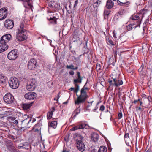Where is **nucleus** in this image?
Instances as JSON below:
<instances>
[{
	"label": "nucleus",
	"mask_w": 152,
	"mask_h": 152,
	"mask_svg": "<svg viewBox=\"0 0 152 152\" xmlns=\"http://www.w3.org/2000/svg\"><path fill=\"white\" fill-rule=\"evenodd\" d=\"M26 26L24 21L20 22L17 28L16 38L19 41H23L27 38Z\"/></svg>",
	"instance_id": "1"
},
{
	"label": "nucleus",
	"mask_w": 152,
	"mask_h": 152,
	"mask_svg": "<svg viewBox=\"0 0 152 152\" xmlns=\"http://www.w3.org/2000/svg\"><path fill=\"white\" fill-rule=\"evenodd\" d=\"M11 35L10 34H6L2 36L0 40V53L7 50L8 48L7 43L10 40Z\"/></svg>",
	"instance_id": "2"
},
{
	"label": "nucleus",
	"mask_w": 152,
	"mask_h": 152,
	"mask_svg": "<svg viewBox=\"0 0 152 152\" xmlns=\"http://www.w3.org/2000/svg\"><path fill=\"white\" fill-rule=\"evenodd\" d=\"M8 83L10 87L13 89H16L19 86V81L18 79L15 77H11Z\"/></svg>",
	"instance_id": "3"
},
{
	"label": "nucleus",
	"mask_w": 152,
	"mask_h": 152,
	"mask_svg": "<svg viewBox=\"0 0 152 152\" xmlns=\"http://www.w3.org/2000/svg\"><path fill=\"white\" fill-rule=\"evenodd\" d=\"M111 79H113V80H109L108 81L109 86H115L117 87L119 86L122 85L123 84L122 80L119 79L118 77H112Z\"/></svg>",
	"instance_id": "4"
},
{
	"label": "nucleus",
	"mask_w": 152,
	"mask_h": 152,
	"mask_svg": "<svg viewBox=\"0 0 152 152\" xmlns=\"http://www.w3.org/2000/svg\"><path fill=\"white\" fill-rule=\"evenodd\" d=\"M76 96H77V99L75 102V104H79L80 103L84 102L86 99L89 97L87 94H80L79 96L76 94Z\"/></svg>",
	"instance_id": "5"
},
{
	"label": "nucleus",
	"mask_w": 152,
	"mask_h": 152,
	"mask_svg": "<svg viewBox=\"0 0 152 152\" xmlns=\"http://www.w3.org/2000/svg\"><path fill=\"white\" fill-rule=\"evenodd\" d=\"M4 100L6 103L10 104L14 103L15 99L10 93H7L4 96Z\"/></svg>",
	"instance_id": "6"
},
{
	"label": "nucleus",
	"mask_w": 152,
	"mask_h": 152,
	"mask_svg": "<svg viewBox=\"0 0 152 152\" xmlns=\"http://www.w3.org/2000/svg\"><path fill=\"white\" fill-rule=\"evenodd\" d=\"M36 83L34 79H32L29 80L27 83L26 89L29 91H32L35 89L36 86Z\"/></svg>",
	"instance_id": "7"
},
{
	"label": "nucleus",
	"mask_w": 152,
	"mask_h": 152,
	"mask_svg": "<svg viewBox=\"0 0 152 152\" xmlns=\"http://www.w3.org/2000/svg\"><path fill=\"white\" fill-rule=\"evenodd\" d=\"M18 56L17 50L14 49L10 51L7 55V58L10 60H14Z\"/></svg>",
	"instance_id": "8"
},
{
	"label": "nucleus",
	"mask_w": 152,
	"mask_h": 152,
	"mask_svg": "<svg viewBox=\"0 0 152 152\" xmlns=\"http://www.w3.org/2000/svg\"><path fill=\"white\" fill-rule=\"evenodd\" d=\"M37 96V94L34 92H29L26 93L24 95V98L28 100L34 99Z\"/></svg>",
	"instance_id": "9"
},
{
	"label": "nucleus",
	"mask_w": 152,
	"mask_h": 152,
	"mask_svg": "<svg viewBox=\"0 0 152 152\" xmlns=\"http://www.w3.org/2000/svg\"><path fill=\"white\" fill-rule=\"evenodd\" d=\"M37 62L34 58L30 60L28 64V68L30 70H34L36 67Z\"/></svg>",
	"instance_id": "10"
},
{
	"label": "nucleus",
	"mask_w": 152,
	"mask_h": 152,
	"mask_svg": "<svg viewBox=\"0 0 152 152\" xmlns=\"http://www.w3.org/2000/svg\"><path fill=\"white\" fill-rule=\"evenodd\" d=\"M5 27L8 29L12 28L14 26V22L12 20L8 19L5 22Z\"/></svg>",
	"instance_id": "11"
},
{
	"label": "nucleus",
	"mask_w": 152,
	"mask_h": 152,
	"mask_svg": "<svg viewBox=\"0 0 152 152\" xmlns=\"http://www.w3.org/2000/svg\"><path fill=\"white\" fill-rule=\"evenodd\" d=\"M7 10L4 7L0 9V20L5 19L7 16Z\"/></svg>",
	"instance_id": "12"
},
{
	"label": "nucleus",
	"mask_w": 152,
	"mask_h": 152,
	"mask_svg": "<svg viewBox=\"0 0 152 152\" xmlns=\"http://www.w3.org/2000/svg\"><path fill=\"white\" fill-rule=\"evenodd\" d=\"M140 24L141 23L140 21L138 20L137 21V24L135 23L129 25L127 26V29L128 31H130L133 28H135L138 26L140 27Z\"/></svg>",
	"instance_id": "13"
},
{
	"label": "nucleus",
	"mask_w": 152,
	"mask_h": 152,
	"mask_svg": "<svg viewBox=\"0 0 152 152\" xmlns=\"http://www.w3.org/2000/svg\"><path fill=\"white\" fill-rule=\"evenodd\" d=\"M77 147L78 150L83 152L85 149V146L84 143L80 140L77 141Z\"/></svg>",
	"instance_id": "14"
},
{
	"label": "nucleus",
	"mask_w": 152,
	"mask_h": 152,
	"mask_svg": "<svg viewBox=\"0 0 152 152\" xmlns=\"http://www.w3.org/2000/svg\"><path fill=\"white\" fill-rule=\"evenodd\" d=\"M34 102H32L29 103H25L22 104V107L23 110L28 111L32 106Z\"/></svg>",
	"instance_id": "15"
},
{
	"label": "nucleus",
	"mask_w": 152,
	"mask_h": 152,
	"mask_svg": "<svg viewBox=\"0 0 152 152\" xmlns=\"http://www.w3.org/2000/svg\"><path fill=\"white\" fill-rule=\"evenodd\" d=\"M7 146L8 149L12 152H16V149L15 147L13 145L12 142L10 140L7 143Z\"/></svg>",
	"instance_id": "16"
},
{
	"label": "nucleus",
	"mask_w": 152,
	"mask_h": 152,
	"mask_svg": "<svg viewBox=\"0 0 152 152\" xmlns=\"http://www.w3.org/2000/svg\"><path fill=\"white\" fill-rule=\"evenodd\" d=\"M23 1V4L25 7H30L32 6L30 2L31 0H18V1Z\"/></svg>",
	"instance_id": "17"
},
{
	"label": "nucleus",
	"mask_w": 152,
	"mask_h": 152,
	"mask_svg": "<svg viewBox=\"0 0 152 152\" xmlns=\"http://www.w3.org/2000/svg\"><path fill=\"white\" fill-rule=\"evenodd\" d=\"M85 124H85L82 123L76 126L73 127L70 129V130L73 131L79 129H84L85 128Z\"/></svg>",
	"instance_id": "18"
},
{
	"label": "nucleus",
	"mask_w": 152,
	"mask_h": 152,
	"mask_svg": "<svg viewBox=\"0 0 152 152\" xmlns=\"http://www.w3.org/2000/svg\"><path fill=\"white\" fill-rule=\"evenodd\" d=\"M79 83V79H76L74 80L73 83L75 85V87H76L75 91L76 93H77L79 90V86L77 84V83Z\"/></svg>",
	"instance_id": "19"
},
{
	"label": "nucleus",
	"mask_w": 152,
	"mask_h": 152,
	"mask_svg": "<svg viewBox=\"0 0 152 152\" xmlns=\"http://www.w3.org/2000/svg\"><path fill=\"white\" fill-rule=\"evenodd\" d=\"M99 137L98 135L96 133H94L91 136V139L94 142L97 141Z\"/></svg>",
	"instance_id": "20"
},
{
	"label": "nucleus",
	"mask_w": 152,
	"mask_h": 152,
	"mask_svg": "<svg viewBox=\"0 0 152 152\" xmlns=\"http://www.w3.org/2000/svg\"><path fill=\"white\" fill-rule=\"evenodd\" d=\"M114 5V3L111 0H108L107 2L106 6L107 8L110 9Z\"/></svg>",
	"instance_id": "21"
},
{
	"label": "nucleus",
	"mask_w": 152,
	"mask_h": 152,
	"mask_svg": "<svg viewBox=\"0 0 152 152\" xmlns=\"http://www.w3.org/2000/svg\"><path fill=\"white\" fill-rule=\"evenodd\" d=\"M55 110V107H53L52 108L50 109V111L48 113L47 115L48 119H50L52 118L53 112Z\"/></svg>",
	"instance_id": "22"
},
{
	"label": "nucleus",
	"mask_w": 152,
	"mask_h": 152,
	"mask_svg": "<svg viewBox=\"0 0 152 152\" xmlns=\"http://www.w3.org/2000/svg\"><path fill=\"white\" fill-rule=\"evenodd\" d=\"M131 19L133 20L136 21L135 22H134V23L136 22L137 23V21L138 20H140V23H141V21L142 20V19H140V17L138 15V14H136L135 15H133L131 17Z\"/></svg>",
	"instance_id": "23"
},
{
	"label": "nucleus",
	"mask_w": 152,
	"mask_h": 152,
	"mask_svg": "<svg viewBox=\"0 0 152 152\" xmlns=\"http://www.w3.org/2000/svg\"><path fill=\"white\" fill-rule=\"evenodd\" d=\"M7 78L4 75L0 74V83H4L6 82Z\"/></svg>",
	"instance_id": "24"
},
{
	"label": "nucleus",
	"mask_w": 152,
	"mask_h": 152,
	"mask_svg": "<svg viewBox=\"0 0 152 152\" xmlns=\"http://www.w3.org/2000/svg\"><path fill=\"white\" fill-rule=\"evenodd\" d=\"M110 10H105L104 12V19H107L108 18V16L110 12Z\"/></svg>",
	"instance_id": "25"
},
{
	"label": "nucleus",
	"mask_w": 152,
	"mask_h": 152,
	"mask_svg": "<svg viewBox=\"0 0 152 152\" xmlns=\"http://www.w3.org/2000/svg\"><path fill=\"white\" fill-rule=\"evenodd\" d=\"M57 124V123L56 121H53L51 122L50 124L48 125V126L49 127L50 126L55 129L56 127Z\"/></svg>",
	"instance_id": "26"
},
{
	"label": "nucleus",
	"mask_w": 152,
	"mask_h": 152,
	"mask_svg": "<svg viewBox=\"0 0 152 152\" xmlns=\"http://www.w3.org/2000/svg\"><path fill=\"white\" fill-rule=\"evenodd\" d=\"M128 39L127 36L124 34H121L119 38L120 40L122 41V42H124L126 41Z\"/></svg>",
	"instance_id": "27"
},
{
	"label": "nucleus",
	"mask_w": 152,
	"mask_h": 152,
	"mask_svg": "<svg viewBox=\"0 0 152 152\" xmlns=\"http://www.w3.org/2000/svg\"><path fill=\"white\" fill-rule=\"evenodd\" d=\"M33 132L35 133H38V123L36 124L33 127L32 130Z\"/></svg>",
	"instance_id": "28"
},
{
	"label": "nucleus",
	"mask_w": 152,
	"mask_h": 152,
	"mask_svg": "<svg viewBox=\"0 0 152 152\" xmlns=\"http://www.w3.org/2000/svg\"><path fill=\"white\" fill-rule=\"evenodd\" d=\"M107 148L104 146H101L99 148L98 152H107Z\"/></svg>",
	"instance_id": "29"
},
{
	"label": "nucleus",
	"mask_w": 152,
	"mask_h": 152,
	"mask_svg": "<svg viewBox=\"0 0 152 152\" xmlns=\"http://www.w3.org/2000/svg\"><path fill=\"white\" fill-rule=\"evenodd\" d=\"M80 107V105L75 110L74 112L75 113V114L73 117V118H75L76 115L80 113V110L79 109Z\"/></svg>",
	"instance_id": "30"
},
{
	"label": "nucleus",
	"mask_w": 152,
	"mask_h": 152,
	"mask_svg": "<svg viewBox=\"0 0 152 152\" xmlns=\"http://www.w3.org/2000/svg\"><path fill=\"white\" fill-rule=\"evenodd\" d=\"M87 42H86V45L84 46L83 48V50L85 54H87L90 51V50L87 48Z\"/></svg>",
	"instance_id": "31"
},
{
	"label": "nucleus",
	"mask_w": 152,
	"mask_h": 152,
	"mask_svg": "<svg viewBox=\"0 0 152 152\" xmlns=\"http://www.w3.org/2000/svg\"><path fill=\"white\" fill-rule=\"evenodd\" d=\"M92 150L91 151L92 152H98L99 150V147L97 145H95L94 146H93L92 147Z\"/></svg>",
	"instance_id": "32"
},
{
	"label": "nucleus",
	"mask_w": 152,
	"mask_h": 152,
	"mask_svg": "<svg viewBox=\"0 0 152 152\" xmlns=\"http://www.w3.org/2000/svg\"><path fill=\"white\" fill-rule=\"evenodd\" d=\"M102 2L99 0H98L96 2H95L94 4V8L97 7H98L100 4H101Z\"/></svg>",
	"instance_id": "33"
},
{
	"label": "nucleus",
	"mask_w": 152,
	"mask_h": 152,
	"mask_svg": "<svg viewBox=\"0 0 152 152\" xmlns=\"http://www.w3.org/2000/svg\"><path fill=\"white\" fill-rule=\"evenodd\" d=\"M26 146L30 147V145L29 143L28 142H24L22 144V145L20 146H18V148H23V147Z\"/></svg>",
	"instance_id": "34"
},
{
	"label": "nucleus",
	"mask_w": 152,
	"mask_h": 152,
	"mask_svg": "<svg viewBox=\"0 0 152 152\" xmlns=\"http://www.w3.org/2000/svg\"><path fill=\"white\" fill-rule=\"evenodd\" d=\"M107 42L108 44L111 45L113 46H114L115 45V42H114L112 40L109 39V38H108Z\"/></svg>",
	"instance_id": "35"
},
{
	"label": "nucleus",
	"mask_w": 152,
	"mask_h": 152,
	"mask_svg": "<svg viewBox=\"0 0 152 152\" xmlns=\"http://www.w3.org/2000/svg\"><path fill=\"white\" fill-rule=\"evenodd\" d=\"M49 21H50V23L53 25H55L57 23V21L56 20H50Z\"/></svg>",
	"instance_id": "36"
},
{
	"label": "nucleus",
	"mask_w": 152,
	"mask_h": 152,
	"mask_svg": "<svg viewBox=\"0 0 152 152\" xmlns=\"http://www.w3.org/2000/svg\"><path fill=\"white\" fill-rule=\"evenodd\" d=\"M144 67V65L143 64H142L141 65V67L138 69V72H141L142 71V70H143Z\"/></svg>",
	"instance_id": "37"
},
{
	"label": "nucleus",
	"mask_w": 152,
	"mask_h": 152,
	"mask_svg": "<svg viewBox=\"0 0 152 152\" xmlns=\"http://www.w3.org/2000/svg\"><path fill=\"white\" fill-rule=\"evenodd\" d=\"M67 69H69L73 70L74 69V66L72 64H71L70 66L67 65L66 66Z\"/></svg>",
	"instance_id": "38"
},
{
	"label": "nucleus",
	"mask_w": 152,
	"mask_h": 152,
	"mask_svg": "<svg viewBox=\"0 0 152 152\" xmlns=\"http://www.w3.org/2000/svg\"><path fill=\"white\" fill-rule=\"evenodd\" d=\"M80 94H87V92L86 90L82 88L80 91Z\"/></svg>",
	"instance_id": "39"
},
{
	"label": "nucleus",
	"mask_w": 152,
	"mask_h": 152,
	"mask_svg": "<svg viewBox=\"0 0 152 152\" xmlns=\"http://www.w3.org/2000/svg\"><path fill=\"white\" fill-rule=\"evenodd\" d=\"M117 2L118 4L120 5H122V4H122L126 5L127 4L126 3H129V2H127L126 3H121L119 0L117 1Z\"/></svg>",
	"instance_id": "40"
},
{
	"label": "nucleus",
	"mask_w": 152,
	"mask_h": 152,
	"mask_svg": "<svg viewBox=\"0 0 152 152\" xmlns=\"http://www.w3.org/2000/svg\"><path fill=\"white\" fill-rule=\"evenodd\" d=\"M48 20H57V18H56V17L55 16H54L53 17H50V18L49 19H48L47 18Z\"/></svg>",
	"instance_id": "41"
},
{
	"label": "nucleus",
	"mask_w": 152,
	"mask_h": 152,
	"mask_svg": "<svg viewBox=\"0 0 152 152\" xmlns=\"http://www.w3.org/2000/svg\"><path fill=\"white\" fill-rule=\"evenodd\" d=\"M44 57V55H40L39 56V59L42 60V59Z\"/></svg>",
	"instance_id": "42"
},
{
	"label": "nucleus",
	"mask_w": 152,
	"mask_h": 152,
	"mask_svg": "<svg viewBox=\"0 0 152 152\" xmlns=\"http://www.w3.org/2000/svg\"><path fill=\"white\" fill-rule=\"evenodd\" d=\"M104 109V107L103 105H102L100 107L99 110L101 111H103Z\"/></svg>",
	"instance_id": "43"
},
{
	"label": "nucleus",
	"mask_w": 152,
	"mask_h": 152,
	"mask_svg": "<svg viewBox=\"0 0 152 152\" xmlns=\"http://www.w3.org/2000/svg\"><path fill=\"white\" fill-rule=\"evenodd\" d=\"M118 119H120L122 118V114L121 113H119L118 115Z\"/></svg>",
	"instance_id": "44"
},
{
	"label": "nucleus",
	"mask_w": 152,
	"mask_h": 152,
	"mask_svg": "<svg viewBox=\"0 0 152 152\" xmlns=\"http://www.w3.org/2000/svg\"><path fill=\"white\" fill-rule=\"evenodd\" d=\"M136 108L140 112H142L143 110L144 109L143 108H142L140 107H136Z\"/></svg>",
	"instance_id": "45"
},
{
	"label": "nucleus",
	"mask_w": 152,
	"mask_h": 152,
	"mask_svg": "<svg viewBox=\"0 0 152 152\" xmlns=\"http://www.w3.org/2000/svg\"><path fill=\"white\" fill-rule=\"evenodd\" d=\"M61 92H59L58 93V95H57V96H56V98L57 99V101H58V99L60 97V95L61 94Z\"/></svg>",
	"instance_id": "46"
},
{
	"label": "nucleus",
	"mask_w": 152,
	"mask_h": 152,
	"mask_svg": "<svg viewBox=\"0 0 152 152\" xmlns=\"http://www.w3.org/2000/svg\"><path fill=\"white\" fill-rule=\"evenodd\" d=\"M87 81L86 82V83L84 85V86L82 88L83 89H84V90H88V88L87 87H86V84H87Z\"/></svg>",
	"instance_id": "47"
},
{
	"label": "nucleus",
	"mask_w": 152,
	"mask_h": 152,
	"mask_svg": "<svg viewBox=\"0 0 152 152\" xmlns=\"http://www.w3.org/2000/svg\"><path fill=\"white\" fill-rule=\"evenodd\" d=\"M129 134L128 133H126L124 135V138H129Z\"/></svg>",
	"instance_id": "48"
},
{
	"label": "nucleus",
	"mask_w": 152,
	"mask_h": 152,
	"mask_svg": "<svg viewBox=\"0 0 152 152\" xmlns=\"http://www.w3.org/2000/svg\"><path fill=\"white\" fill-rule=\"evenodd\" d=\"M69 136H66L64 138V140H65L66 141V142H67L69 140Z\"/></svg>",
	"instance_id": "49"
},
{
	"label": "nucleus",
	"mask_w": 152,
	"mask_h": 152,
	"mask_svg": "<svg viewBox=\"0 0 152 152\" xmlns=\"http://www.w3.org/2000/svg\"><path fill=\"white\" fill-rule=\"evenodd\" d=\"M77 76L78 77V78H82V77L80 76V72H77Z\"/></svg>",
	"instance_id": "50"
},
{
	"label": "nucleus",
	"mask_w": 152,
	"mask_h": 152,
	"mask_svg": "<svg viewBox=\"0 0 152 152\" xmlns=\"http://www.w3.org/2000/svg\"><path fill=\"white\" fill-rule=\"evenodd\" d=\"M113 36L114 38H116V34H115V31H113Z\"/></svg>",
	"instance_id": "51"
},
{
	"label": "nucleus",
	"mask_w": 152,
	"mask_h": 152,
	"mask_svg": "<svg viewBox=\"0 0 152 152\" xmlns=\"http://www.w3.org/2000/svg\"><path fill=\"white\" fill-rule=\"evenodd\" d=\"M69 73L70 75H73L74 74V72L73 71H70L69 72Z\"/></svg>",
	"instance_id": "52"
},
{
	"label": "nucleus",
	"mask_w": 152,
	"mask_h": 152,
	"mask_svg": "<svg viewBox=\"0 0 152 152\" xmlns=\"http://www.w3.org/2000/svg\"><path fill=\"white\" fill-rule=\"evenodd\" d=\"M139 101H140V99H138V100H135L133 103L136 104L137 102H139Z\"/></svg>",
	"instance_id": "53"
},
{
	"label": "nucleus",
	"mask_w": 152,
	"mask_h": 152,
	"mask_svg": "<svg viewBox=\"0 0 152 152\" xmlns=\"http://www.w3.org/2000/svg\"><path fill=\"white\" fill-rule=\"evenodd\" d=\"M69 90H70L71 91H74L76 93V92L75 91V90H76V88H71Z\"/></svg>",
	"instance_id": "54"
},
{
	"label": "nucleus",
	"mask_w": 152,
	"mask_h": 152,
	"mask_svg": "<svg viewBox=\"0 0 152 152\" xmlns=\"http://www.w3.org/2000/svg\"><path fill=\"white\" fill-rule=\"evenodd\" d=\"M89 126L88 124H86L85 126V127L84 128H85L86 129H89Z\"/></svg>",
	"instance_id": "55"
},
{
	"label": "nucleus",
	"mask_w": 152,
	"mask_h": 152,
	"mask_svg": "<svg viewBox=\"0 0 152 152\" xmlns=\"http://www.w3.org/2000/svg\"><path fill=\"white\" fill-rule=\"evenodd\" d=\"M139 102H140V106H142V99H140V101H139Z\"/></svg>",
	"instance_id": "56"
},
{
	"label": "nucleus",
	"mask_w": 152,
	"mask_h": 152,
	"mask_svg": "<svg viewBox=\"0 0 152 152\" xmlns=\"http://www.w3.org/2000/svg\"><path fill=\"white\" fill-rule=\"evenodd\" d=\"M78 79H79V83H81L82 79H83L82 77L81 78H78Z\"/></svg>",
	"instance_id": "57"
},
{
	"label": "nucleus",
	"mask_w": 152,
	"mask_h": 152,
	"mask_svg": "<svg viewBox=\"0 0 152 152\" xmlns=\"http://www.w3.org/2000/svg\"><path fill=\"white\" fill-rule=\"evenodd\" d=\"M100 66H101L99 64H97L96 65V67L97 68V67H98V69L99 70L100 69Z\"/></svg>",
	"instance_id": "58"
},
{
	"label": "nucleus",
	"mask_w": 152,
	"mask_h": 152,
	"mask_svg": "<svg viewBox=\"0 0 152 152\" xmlns=\"http://www.w3.org/2000/svg\"><path fill=\"white\" fill-rule=\"evenodd\" d=\"M10 138L11 139L14 140L15 139V137L13 135H10Z\"/></svg>",
	"instance_id": "59"
},
{
	"label": "nucleus",
	"mask_w": 152,
	"mask_h": 152,
	"mask_svg": "<svg viewBox=\"0 0 152 152\" xmlns=\"http://www.w3.org/2000/svg\"><path fill=\"white\" fill-rule=\"evenodd\" d=\"M127 72H128V73H132V74L133 73V71H130L128 69H127Z\"/></svg>",
	"instance_id": "60"
},
{
	"label": "nucleus",
	"mask_w": 152,
	"mask_h": 152,
	"mask_svg": "<svg viewBox=\"0 0 152 152\" xmlns=\"http://www.w3.org/2000/svg\"><path fill=\"white\" fill-rule=\"evenodd\" d=\"M18 121L17 120H15L14 121L13 123L15 124H18Z\"/></svg>",
	"instance_id": "61"
},
{
	"label": "nucleus",
	"mask_w": 152,
	"mask_h": 152,
	"mask_svg": "<svg viewBox=\"0 0 152 152\" xmlns=\"http://www.w3.org/2000/svg\"><path fill=\"white\" fill-rule=\"evenodd\" d=\"M114 54L115 56H116L117 54V51H114Z\"/></svg>",
	"instance_id": "62"
},
{
	"label": "nucleus",
	"mask_w": 152,
	"mask_h": 152,
	"mask_svg": "<svg viewBox=\"0 0 152 152\" xmlns=\"http://www.w3.org/2000/svg\"><path fill=\"white\" fill-rule=\"evenodd\" d=\"M123 12L122 11H120L118 12V14L120 15H122L123 14Z\"/></svg>",
	"instance_id": "63"
},
{
	"label": "nucleus",
	"mask_w": 152,
	"mask_h": 152,
	"mask_svg": "<svg viewBox=\"0 0 152 152\" xmlns=\"http://www.w3.org/2000/svg\"><path fill=\"white\" fill-rule=\"evenodd\" d=\"M29 147H28V146H25V147H23V148H25L26 149H28L29 148Z\"/></svg>",
	"instance_id": "64"
}]
</instances>
